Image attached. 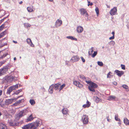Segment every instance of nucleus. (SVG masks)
I'll use <instances>...</instances> for the list:
<instances>
[{
    "instance_id": "obj_1",
    "label": "nucleus",
    "mask_w": 129,
    "mask_h": 129,
    "mask_svg": "<svg viewBox=\"0 0 129 129\" xmlns=\"http://www.w3.org/2000/svg\"><path fill=\"white\" fill-rule=\"evenodd\" d=\"M82 121L84 124H86L88 123L89 122V118L87 115H84L82 118Z\"/></svg>"
},
{
    "instance_id": "obj_2",
    "label": "nucleus",
    "mask_w": 129,
    "mask_h": 129,
    "mask_svg": "<svg viewBox=\"0 0 129 129\" xmlns=\"http://www.w3.org/2000/svg\"><path fill=\"white\" fill-rule=\"evenodd\" d=\"M8 67L4 66L2 68L0 69V76L5 74L8 70Z\"/></svg>"
},
{
    "instance_id": "obj_3",
    "label": "nucleus",
    "mask_w": 129,
    "mask_h": 129,
    "mask_svg": "<svg viewBox=\"0 0 129 129\" xmlns=\"http://www.w3.org/2000/svg\"><path fill=\"white\" fill-rule=\"evenodd\" d=\"M40 122L39 121L37 120L35 122L34 124H30L31 127H30V128L31 129H36L40 125Z\"/></svg>"
},
{
    "instance_id": "obj_4",
    "label": "nucleus",
    "mask_w": 129,
    "mask_h": 129,
    "mask_svg": "<svg viewBox=\"0 0 129 129\" xmlns=\"http://www.w3.org/2000/svg\"><path fill=\"white\" fill-rule=\"evenodd\" d=\"M27 111L26 110H23L21 111L18 114L17 117L19 118L22 117V116L26 115Z\"/></svg>"
},
{
    "instance_id": "obj_5",
    "label": "nucleus",
    "mask_w": 129,
    "mask_h": 129,
    "mask_svg": "<svg viewBox=\"0 0 129 129\" xmlns=\"http://www.w3.org/2000/svg\"><path fill=\"white\" fill-rule=\"evenodd\" d=\"M80 12L81 15H85L86 17H88V14L86 11L84 9L82 8L80 10Z\"/></svg>"
},
{
    "instance_id": "obj_6",
    "label": "nucleus",
    "mask_w": 129,
    "mask_h": 129,
    "mask_svg": "<svg viewBox=\"0 0 129 129\" xmlns=\"http://www.w3.org/2000/svg\"><path fill=\"white\" fill-rule=\"evenodd\" d=\"M117 8L116 7H114L110 11V13L111 15H113L117 14Z\"/></svg>"
},
{
    "instance_id": "obj_7",
    "label": "nucleus",
    "mask_w": 129,
    "mask_h": 129,
    "mask_svg": "<svg viewBox=\"0 0 129 129\" xmlns=\"http://www.w3.org/2000/svg\"><path fill=\"white\" fill-rule=\"evenodd\" d=\"M10 126H18L19 124V123L18 122H15V123L13 122L11 120H9L8 122Z\"/></svg>"
},
{
    "instance_id": "obj_8",
    "label": "nucleus",
    "mask_w": 129,
    "mask_h": 129,
    "mask_svg": "<svg viewBox=\"0 0 129 129\" xmlns=\"http://www.w3.org/2000/svg\"><path fill=\"white\" fill-rule=\"evenodd\" d=\"M79 58L77 56H75L73 57L70 60V61L72 62H74L78 61Z\"/></svg>"
},
{
    "instance_id": "obj_9",
    "label": "nucleus",
    "mask_w": 129,
    "mask_h": 129,
    "mask_svg": "<svg viewBox=\"0 0 129 129\" xmlns=\"http://www.w3.org/2000/svg\"><path fill=\"white\" fill-rule=\"evenodd\" d=\"M73 83L74 85L80 88L82 87L83 86V85L79 82L76 80L74 81Z\"/></svg>"
},
{
    "instance_id": "obj_10",
    "label": "nucleus",
    "mask_w": 129,
    "mask_h": 129,
    "mask_svg": "<svg viewBox=\"0 0 129 129\" xmlns=\"http://www.w3.org/2000/svg\"><path fill=\"white\" fill-rule=\"evenodd\" d=\"M62 24V21L61 20L58 19L56 21L55 23V26L56 27L60 26Z\"/></svg>"
},
{
    "instance_id": "obj_11",
    "label": "nucleus",
    "mask_w": 129,
    "mask_h": 129,
    "mask_svg": "<svg viewBox=\"0 0 129 129\" xmlns=\"http://www.w3.org/2000/svg\"><path fill=\"white\" fill-rule=\"evenodd\" d=\"M115 72L116 73V74L119 77L121 76L124 73L123 71H119L117 70H115Z\"/></svg>"
},
{
    "instance_id": "obj_12",
    "label": "nucleus",
    "mask_w": 129,
    "mask_h": 129,
    "mask_svg": "<svg viewBox=\"0 0 129 129\" xmlns=\"http://www.w3.org/2000/svg\"><path fill=\"white\" fill-rule=\"evenodd\" d=\"M77 32L78 33H81L83 30V28L81 26H78L76 29Z\"/></svg>"
},
{
    "instance_id": "obj_13",
    "label": "nucleus",
    "mask_w": 129,
    "mask_h": 129,
    "mask_svg": "<svg viewBox=\"0 0 129 129\" xmlns=\"http://www.w3.org/2000/svg\"><path fill=\"white\" fill-rule=\"evenodd\" d=\"M54 86V85L52 84L51 85L49 89V92L51 94L53 92V88Z\"/></svg>"
},
{
    "instance_id": "obj_14",
    "label": "nucleus",
    "mask_w": 129,
    "mask_h": 129,
    "mask_svg": "<svg viewBox=\"0 0 129 129\" xmlns=\"http://www.w3.org/2000/svg\"><path fill=\"white\" fill-rule=\"evenodd\" d=\"M30 127H31L30 126V124H29L24 125L22 127V129H29Z\"/></svg>"
},
{
    "instance_id": "obj_15",
    "label": "nucleus",
    "mask_w": 129,
    "mask_h": 129,
    "mask_svg": "<svg viewBox=\"0 0 129 129\" xmlns=\"http://www.w3.org/2000/svg\"><path fill=\"white\" fill-rule=\"evenodd\" d=\"M14 99H9L6 100L5 101V103L7 105L13 102Z\"/></svg>"
},
{
    "instance_id": "obj_16",
    "label": "nucleus",
    "mask_w": 129,
    "mask_h": 129,
    "mask_svg": "<svg viewBox=\"0 0 129 129\" xmlns=\"http://www.w3.org/2000/svg\"><path fill=\"white\" fill-rule=\"evenodd\" d=\"M33 6H31L27 8V10L28 12H33L34 10H33Z\"/></svg>"
},
{
    "instance_id": "obj_17",
    "label": "nucleus",
    "mask_w": 129,
    "mask_h": 129,
    "mask_svg": "<svg viewBox=\"0 0 129 129\" xmlns=\"http://www.w3.org/2000/svg\"><path fill=\"white\" fill-rule=\"evenodd\" d=\"M26 42L28 44H29L31 46L33 47L34 45L33 44L31 39L29 38H28L26 40Z\"/></svg>"
},
{
    "instance_id": "obj_18",
    "label": "nucleus",
    "mask_w": 129,
    "mask_h": 129,
    "mask_svg": "<svg viewBox=\"0 0 129 129\" xmlns=\"http://www.w3.org/2000/svg\"><path fill=\"white\" fill-rule=\"evenodd\" d=\"M24 102V99H23L20 100H19L18 101H17L14 104V106H17L19 104H20L21 103H22Z\"/></svg>"
},
{
    "instance_id": "obj_19",
    "label": "nucleus",
    "mask_w": 129,
    "mask_h": 129,
    "mask_svg": "<svg viewBox=\"0 0 129 129\" xmlns=\"http://www.w3.org/2000/svg\"><path fill=\"white\" fill-rule=\"evenodd\" d=\"M13 90H14L13 89V88L11 86L9 88H8L7 94L10 95V93Z\"/></svg>"
},
{
    "instance_id": "obj_20",
    "label": "nucleus",
    "mask_w": 129,
    "mask_h": 129,
    "mask_svg": "<svg viewBox=\"0 0 129 129\" xmlns=\"http://www.w3.org/2000/svg\"><path fill=\"white\" fill-rule=\"evenodd\" d=\"M34 119V118L32 116V115H30L28 117L26 120V122H28Z\"/></svg>"
},
{
    "instance_id": "obj_21",
    "label": "nucleus",
    "mask_w": 129,
    "mask_h": 129,
    "mask_svg": "<svg viewBox=\"0 0 129 129\" xmlns=\"http://www.w3.org/2000/svg\"><path fill=\"white\" fill-rule=\"evenodd\" d=\"M115 98L116 97L115 96L111 95L108 97V100L109 101L113 100L115 99Z\"/></svg>"
},
{
    "instance_id": "obj_22",
    "label": "nucleus",
    "mask_w": 129,
    "mask_h": 129,
    "mask_svg": "<svg viewBox=\"0 0 129 129\" xmlns=\"http://www.w3.org/2000/svg\"><path fill=\"white\" fill-rule=\"evenodd\" d=\"M95 101L96 103H98L101 101V100L100 99L98 98V96H96L94 97Z\"/></svg>"
},
{
    "instance_id": "obj_23",
    "label": "nucleus",
    "mask_w": 129,
    "mask_h": 129,
    "mask_svg": "<svg viewBox=\"0 0 129 129\" xmlns=\"http://www.w3.org/2000/svg\"><path fill=\"white\" fill-rule=\"evenodd\" d=\"M60 84H61L60 83H57V84H55V85H54V87L55 89L56 90L58 89L60 85Z\"/></svg>"
},
{
    "instance_id": "obj_24",
    "label": "nucleus",
    "mask_w": 129,
    "mask_h": 129,
    "mask_svg": "<svg viewBox=\"0 0 129 129\" xmlns=\"http://www.w3.org/2000/svg\"><path fill=\"white\" fill-rule=\"evenodd\" d=\"M62 111L63 114H66L67 113L68 110L67 108H64L62 109Z\"/></svg>"
},
{
    "instance_id": "obj_25",
    "label": "nucleus",
    "mask_w": 129,
    "mask_h": 129,
    "mask_svg": "<svg viewBox=\"0 0 129 129\" xmlns=\"http://www.w3.org/2000/svg\"><path fill=\"white\" fill-rule=\"evenodd\" d=\"M66 38L68 39H71L72 40H74L76 41H77V39L76 38H74L72 36H67L66 37Z\"/></svg>"
},
{
    "instance_id": "obj_26",
    "label": "nucleus",
    "mask_w": 129,
    "mask_h": 129,
    "mask_svg": "<svg viewBox=\"0 0 129 129\" xmlns=\"http://www.w3.org/2000/svg\"><path fill=\"white\" fill-rule=\"evenodd\" d=\"M124 122L125 125H129V121L126 118H124Z\"/></svg>"
},
{
    "instance_id": "obj_27",
    "label": "nucleus",
    "mask_w": 129,
    "mask_h": 129,
    "mask_svg": "<svg viewBox=\"0 0 129 129\" xmlns=\"http://www.w3.org/2000/svg\"><path fill=\"white\" fill-rule=\"evenodd\" d=\"M90 86L91 87L94 88H96L98 86V85L97 84L93 82L91 83Z\"/></svg>"
},
{
    "instance_id": "obj_28",
    "label": "nucleus",
    "mask_w": 129,
    "mask_h": 129,
    "mask_svg": "<svg viewBox=\"0 0 129 129\" xmlns=\"http://www.w3.org/2000/svg\"><path fill=\"white\" fill-rule=\"evenodd\" d=\"M82 78L83 79H85V81L88 84H89L90 85V84H91V81H88L86 80V78L84 76H83L82 77Z\"/></svg>"
},
{
    "instance_id": "obj_29",
    "label": "nucleus",
    "mask_w": 129,
    "mask_h": 129,
    "mask_svg": "<svg viewBox=\"0 0 129 129\" xmlns=\"http://www.w3.org/2000/svg\"><path fill=\"white\" fill-rule=\"evenodd\" d=\"M93 48L92 47L91 49H89L88 54L89 55H91L92 54V53L93 51Z\"/></svg>"
},
{
    "instance_id": "obj_30",
    "label": "nucleus",
    "mask_w": 129,
    "mask_h": 129,
    "mask_svg": "<svg viewBox=\"0 0 129 129\" xmlns=\"http://www.w3.org/2000/svg\"><path fill=\"white\" fill-rule=\"evenodd\" d=\"M6 31H5L0 34V38L3 37L5 34H6Z\"/></svg>"
},
{
    "instance_id": "obj_31",
    "label": "nucleus",
    "mask_w": 129,
    "mask_h": 129,
    "mask_svg": "<svg viewBox=\"0 0 129 129\" xmlns=\"http://www.w3.org/2000/svg\"><path fill=\"white\" fill-rule=\"evenodd\" d=\"M29 102L32 105H34L35 103V101L33 100H30L29 101Z\"/></svg>"
},
{
    "instance_id": "obj_32",
    "label": "nucleus",
    "mask_w": 129,
    "mask_h": 129,
    "mask_svg": "<svg viewBox=\"0 0 129 129\" xmlns=\"http://www.w3.org/2000/svg\"><path fill=\"white\" fill-rule=\"evenodd\" d=\"M88 88L90 91L92 92L95 91L93 87H92L90 86L88 87Z\"/></svg>"
},
{
    "instance_id": "obj_33",
    "label": "nucleus",
    "mask_w": 129,
    "mask_h": 129,
    "mask_svg": "<svg viewBox=\"0 0 129 129\" xmlns=\"http://www.w3.org/2000/svg\"><path fill=\"white\" fill-rule=\"evenodd\" d=\"M97 63L98 65L101 67L103 65V63L102 61H98Z\"/></svg>"
},
{
    "instance_id": "obj_34",
    "label": "nucleus",
    "mask_w": 129,
    "mask_h": 129,
    "mask_svg": "<svg viewBox=\"0 0 129 129\" xmlns=\"http://www.w3.org/2000/svg\"><path fill=\"white\" fill-rule=\"evenodd\" d=\"M94 53L92 54L91 55L92 57H94L97 54V51H94Z\"/></svg>"
},
{
    "instance_id": "obj_35",
    "label": "nucleus",
    "mask_w": 129,
    "mask_h": 129,
    "mask_svg": "<svg viewBox=\"0 0 129 129\" xmlns=\"http://www.w3.org/2000/svg\"><path fill=\"white\" fill-rule=\"evenodd\" d=\"M95 11L96 13V14L97 16H98L99 14V9L98 7H96L95 9Z\"/></svg>"
},
{
    "instance_id": "obj_36",
    "label": "nucleus",
    "mask_w": 129,
    "mask_h": 129,
    "mask_svg": "<svg viewBox=\"0 0 129 129\" xmlns=\"http://www.w3.org/2000/svg\"><path fill=\"white\" fill-rule=\"evenodd\" d=\"M11 87L13 88V89L14 90L16 88H17L18 87V85L17 84H16L15 85L11 86Z\"/></svg>"
},
{
    "instance_id": "obj_37",
    "label": "nucleus",
    "mask_w": 129,
    "mask_h": 129,
    "mask_svg": "<svg viewBox=\"0 0 129 129\" xmlns=\"http://www.w3.org/2000/svg\"><path fill=\"white\" fill-rule=\"evenodd\" d=\"M115 42L114 41L112 40L110 42V45H114L115 44Z\"/></svg>"
},
{
    "instance_id": "obj_38",
    "label": "nucleus",
    "mask_w": 129,
    "mask_h": 129,
    "mask_svg": "<svg viewBox=\"0 0 129 129\" xmlns=\"http://www.w3.org/2000/svg\"><path fill=\"white\" fill-rule=\"evenodd\" d=\"M65 86V85L64 84H63L60 86L59 88V91L61 90Z\"/></svg>"
},
{
    "instance_id": "obj_39",
    "label": "nucleus",
    "mask_w": 129,
    "mask_h": 129,
    "mask_svg": "<svg viewBox=\"0 0 129 129\" xmlns=\"http://www.w3.org/2000/svg\"><path fill=\"white\" fill-rule=\"evenodd\" d=\"M8 55V53H7L6 54H4L3 56H2L0 57V59H2L3 58H4V57H5L6 56Z\"/></svg>"
},
{
    "instance_id": "obj_40",
    "label": "nucleus",
    "mask_w": 129,
    "mask_h": 129,
    "mask_svg": "<svg viewBox=\"0 0 129 129\" xmlns=\"http://www.w3.org/2000/svg\"><path fill=\"white\" fill-rule=\"evenodd\" d=\"M89 104L87 105V104H84L83 106V107L84 108H85L86 107L88 108L89 107Z\"/></svg>"
},
{
    "instance_id": "obj_41",
    "label": "nucleus",
    "mask_w": 129,
    "mask_h": 129,
    "mask_svg": "<svg viewBox=\"0 0 129 129\" xmlns=\"http://www.w3.org/2000/svg\"><path fill=\"white\" fill-rule=\"evenodd\" d=\"M4 27V24H3L0 26V31L2 30Z\"/></svg>"
},
{
    "instance_id": "obj_42",
    "label": "nucleus",
    "mask_w": 129,
    "mask_h": 129,
    "mask_svg": "<svg viewBox=\"0 0 129 129\" xmlns=\"http://www.w3.org/2000/svg\"><path fill=\"white\" fill-rule=\"evenodd\" d=\"M115 119L116 121H120V119L118 118L117 116L116 115L115 116Z\"/></svg>"
},
{
    "instance_id": "obj_43",
    "label": "nucleus",
    "mask_w": 129,
    "mask_h": 129,
    "mask_svg": "<svg viewBox=\"0 0 129 129\" xmlns=\"http://www.w3.org/2000/svg\"><path fill=\"white\" fill-rule=\"evenodd\" d=\"M22 91V90L21 89L19 90L16 91V92L15 93L16 94H18L20 92Z\"/></svg>"
},
{
    "instance_id": "obj_44",
    "label": "nucleus",
    "mask_w": 129,
    "mask_h": 129,
    "mask_svg": "<svg viewBox=\"0 0 129 129\" xmlns=\"http://www.w3.org/2000/svg\"><path fill=\"white\" fill-rule=\"evenodd\" d=\"M122 87L123 88L126 89H127L128 88V86L127 85H123Z\"/></svg>"
},
{
    "instance_id": "obj_45",
    "label": "nucleus",
    "mask_w": 129,
    "mask_h": 129,
    "mask_svg": "<svg viewBox=\"0 0 129 129\" xmlns=\"http://www.w3.org/2000/svg\"><path fill=\"white\" fill-rule=\"evenodd\" d=\"M121 66L122 69L123 70H125V66L124 65L121 64Z\"/></svg>"
},
{
    "instance_id": "obj_46",
    "label": "nucleus",
    "mask_w": 129,
    "mask_h": 129,
    "mask_svg": "<svg viewBox=\"0 0 129 129\" xmlns=\"http://www.w3.org/2000/svg\"><path fill=\"white\" fill-rule=\"evenodd\" d=\"M4 125H5V124L2 123H1L0 124V128L2 129L3 127H4Z\"/></svg>"
},
{
    "instance_id": "obj_47",
    "label": "nucleus",
    "mask_w": 129,
    "mask_h": 129,
    "mask_svg": "<svg viewBox=\"0 0 129 129\" xmlns=\"http://www.w3.org/2000/svg\"><path fill=\"white\" fill-rule=\"evenodd\" d=\"M88 6H89V5L91 6L92 5L93 3H90V2L89 1H88Z\"/></svg>"
},
{
    "instance_id": "obj_48",
    "label": "nucleus",
    "mask_w": 129,
    "mask_h": 129,
    "mask_svg": "<svg viewBox=\"0 0 129 129\" xmlns=\"http://www.w3.org/2000/svg\"><path fill=\"white\" fill-rule=\"evenodd\" d=\"M115 37L113 36H112V37H111L109 38V39L110 40H111L113 39H114Z\"/></svg>"
},
{
    "instance_id": "obj_49",
    "label": "nucleus",
    "mask_w": 129,
    "mask_h": 129,
    "mask_svg": "<svg viewBox=\"0 0 129 129\" xmlns=\"http://www.w3.org/2000/svg\"><path fill=\"white\" fill-rule=\"evenodd\" d=\"M81 59L83 62H84L85 61V59H84L83 57L82 56H81L80 57Z\"/></svg>"
},
{
    "instance_id": "obj_50",
    "label": "nucleus",
    "mask_w": 129,
    "mask_h": 129,
    "mask_svg": "<svg viewBox=\"0 0 129 129\" xmlns=\"http://www.w3.org/2000/svg\"><path fill=\"white\" fill-rule=\"evenodd\" d=\"M6 60H3L1 62H0L1 63V65H2L4 63L6 62Z\"/></svg>"
},
{
    "instance_id": "obj_51",
    "label": "nucleus",
    "mask_w": 129,
    "mask_h": 129,
    "mask_svg": "<svg viewBox=\"0 0 129 129\" xmlns=\"http://www.w3.org/2000/svg\"><path fill=\"white\" fill-rule=\"evenodd\" d=\"M112 83L113 84L115 85H117V82H115V81H114V82H112Z\"/></svg>"
},
{
    "instance_id": "obj_52",
    "label": "nucleus",
    "mask_w": 129,
    "mask_h": 129,
    "mask_svg": "<svg viewBox=\"0 0 129 129\" xmlns=\"http://www.w3.org/2000/svg\"><path fill=\"white\" fill-rule=\"evenodd\" d=\"M9 78H10L12 80H13L15 79V77H13V76H11Z\"/></svg>"
},
{
    "instance_id": "obj_53",
    "label": "nucleus",
    "mask_w": 129,
    "mask_h": 129,
    "mask_svg": "<svg viewBox=\"0 0 129 129\" xmlns=\"http://www.w3.org/2000/svg\"><path fill=\"white\" fill-rule=\"evenodd\" d=\"M2 129H7V127L5 125H4V127H3Z\"/></svg>"
},
{
    "instance_id": "obj_54",
    "label": "nucleus",
    "mask_w": 129,
    "mask_h": 129,
    "mask_svg": "<svg viewBox=\"0 0 129 129\" xmlns=\"http://www.w3.org/2000/svg\"><path fill=\"white\" fill-rule=\"evenodd\" d=\"M86 103L87 104H89L90 106L91 103L88 100H87Z\"/></svg>"
},
{
    "instance_id": "obj_55",
    "label": "nucleus",
    "mask_w": 129,
    "mask_h": 129,
    "mask_svg": "<svg viewBox=\"0 0 129 129\" xmlns=\"http://www.w3.org/2000/svg\"><path fill=\"white\" fill-rule=\"evenodd\" d=\"M110 74H108L107 75V78H110Z\"/></svg>"
},
{
    "instance_id": "obj_56",
    "label": "nucleus",
    "mask_w": 129,
    "mask_h": 129,
    "mask_svg": "<svg viewBox=\"0 0 129 129\" xmlns=\"http://www.w3.org/2000/svg\"><path fill=\"white\" fill-rule=\"evenodd\" d=\"M26 26L27 27H30V25L28 24H26Z\"/></svg>"
},
{
    "instance_id": "obj_57",
    "label": "nucleus",
    "mask_w": 129,
    "mask_h": 129,
    "mask_svg": "<svg viewBox=\"0 0 129 129\" xmlns=\"http://www.w3.org/2000/svg\"><path fill=\"white\" fill-rule=\"evenodd\" d=\"M111 34L113 35V36H114L115 32L114 31H113Z\"/></svg>"
},
{
    "instance_id": "obj_58",
    "label": "nucleus",
    "mask_w": 129,
    "mask_h": 129,
    "mask_svg": "<svg viewBox=\"0 0 129 129\" xmlns=\"http://www.w3.org/2000/svg\"><path fill=\"white\" fill-rule=\"evenodd\" d=\"M0 105L2 107H3L4 105L3 104H2L1 103H0Z\"/></svg>"
},
{
    "instance_id": "obj_59",
    "label": "nucleus",
    "mask_w": 129,
    "mask_h": 129,
    "mask_svg": "<svg viewBox=\"0 0 129 129\" xmlns=\"http://www.w3.org/2000/svg\"><path fill=\"white\" fill-rule=\"evenodd\" d=\"M2 90H0V96L2 94Z\"/></svg>"
},
{
    "instance_id": "obj_60",
    "label": "nucleus",
    "mask_w": 129,
    "mask_h": 129,
    "mask_svg": "<svg viewBox=\"0 0 129 129\" xmlns=\"http://www.w3.org/2000/svg\"><path fill=\"white\" fill-rule=\"evenodd\" d=\"M3 0L4 1V2H7V3H8V0Z\"/></svg>"
},
{
    "instance_id": "obj_61",
    "label": "nucleus",
    "mask_w": 129,
    "mask_h": 129,
    "mask_svg": "<svg viewBox=\"0 0 129 129\" xmlns=\"http://www.w3.org/2000/svg\"><path fill=\"white\" fill-rule=\"evenodd\" d=\"M46 47H47V48H48V47L49 46V45L48 44H47L46 45Z\"/></svg>"
},
{
    "instance_id": "obj_62",
    "label": "nucleus",
    "mask_w": 129,
    "mask_h": 129,
    "mask_svg": "<svg viewBox=\"0 0 129 129\" xmlns=\"http://www.w3.org/2000/svg\"><path fill=\"white\" fill-rule=\"evenodd\" d=\"M13 42L14 43H17V42L16 41H13Z\"/></svg>"
},
{
    "instance_id": "obj_63",
    "label": "nucleus",
    "mask_w": 129,
    "mask_h": 129,
    "mask_svg": "<svg viewBox=\"0 0 129 129\" xmlns=\"http://www.w3.org/2000/svg\"><path fill=\"white\" fill-rule=\"evenodd\" d=\"M22 3H23L22 1H21L20 2H19V4H22Z\"/></svg>"
},
{
    "instance_id": "obj_64",
    "label": "nucleus",
    "mask_w": 129,
    "mask_h": 129,
    "mask_svg": "<svg viewBox=\"0 0 129 129\" xmlns=\"http://www.w3.org/2000/svg\"><path fill=\"white\" fill-rule=\"evenodd\" d=\"M107 120L109 122H110V120L109 119L107 118Z\"/></svg>"
}]
</instances>
